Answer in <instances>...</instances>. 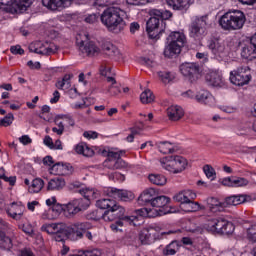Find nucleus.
Returning a JSON list of instances; mask_svg holds the SVG:
<instances>
[{
    "label": "nucleus",
    "instance_id": "nucleus-42",
    "mask_svg": "<svg viewBox=\"0 0 256 256\" xmlns=\"http://www.w3.org/2000/svg\"><path fill=\"white\" fill-rule=\"evenodd\" d=\"M136 213V217H138V219H140L141 223H143V219H141V217H150V218H155V214H153V210L151 208H142V209H138L135 211Z\"/></svg>",
    "mask_w": 256,
    "mask_h": 256
},
{
    "label": "nucleus",
    "instance_id": "nucleus-9",
    "mask_svg": "<svg viewBox=\"0 0 256 256\" xmlns=\"http://www.w3.org/2000/svg\"><path fill=\"white\" fill-rule=\"evenodd\" d=\"M101 155H106L107 160L104 162V166L106 169H110L111 171H117L119 169H125L127 167V162H125L123 159H121V153L120 152H113L107 150H100Z\"/></svg>",
    "mask_w": 256,
    "mask_h": 256
},
{
    "label": "nucleus",
    "instance_id": "nucleus-64",
    "mask_svg": "<svg viewBox=\"0 0 256 256\" xmlns=\"http://www.w3.org/2000/svg\"><path fill=\"white\" fill-rule=\"evenodd\" d=\"M97 19H99V16H97L96 14H92V15H89L85 21L86 23H97Z\"/></svg>",
    "mask_w": 256,
    "mask_h": 256
},
{
    "label": "nucleus",
    "instance_id": "nucleus-26",
    "mask_svg": "<svg viewBox=\"0 0 256 256\" xmlns=\"http://www.w3.org/2000/svg\"><path fill=\"white\" fill-rule=\"evenodd\" d=\"M80 195L84 197L85 203H88V207L90 204V201H93V199H97L99 197V191L95 188H83L80 191Z\"/></svg>",
    "mask_w": 256,
    "mask_h": 256
},
{
    "label": "nucleus",
    "instance_id": "nucleus-61",
    "mask_svg": "<svg viewBox=\"0 0 256 256\" xmlns=\"http://www.w3.org/2000/svg\"><path fill=\"white\" fill-rule=\"evenodd\" d=\"M44 145L49 147V149H55V144L53 143V139L50 136H45Z\"/></svg>",
    "mask_w": 256,
    "mask_h": 256
},
{
    "label": "nucleus",
    "instance_id": "nucleus-5",
    "mask_svg": "<svg viewBox=\"0 0 256 256\" xmlns=\"http://www.w3.org/2000/svg\"><path fill=\"white\" fill-rule=\"evenodd\" d=\"M89 33L80 32L76 36V45L79 51L86 57H99L101 55V47L94 41L89 40Z\"/></svg>",
    "mask_w": 256,
    "mask_h": 256
},
{
    "label": "nucleus",
    "instance_id": "nucleus-28",
    "mask_svg": "<svg viewBox=\"0 0 256 256\" xmlns=\"http://www.w3.org/2000/svg\"><path fill=\"white\" fill-rule=\"evenodd\" d=\"M112 195L113 197L121 199V201H131L135 199V195L126 190L112 189Z\"/></svg>",
    "mask_w": 256,
    "mask_h": 256
},
{
    "label": "nucleus",
    "instance_id": "nucleus-36",
    "mask_svg": "<svg viewBox=\"0 0 256 256\" xmlns=\"http://www.w3.org/2000/svg\"><path fill=\"white\" fill-rule=\"evenodd\" d=\"M148 179L150 183H153V185H158L160 187H163V185H167V177L161 174H150L148 176Z\"/></svg>",
    "mask_w": 256,
    "mask_h": 256
},
{
    "label": "nucleus",
    "instance_id": "nucleus-4",
    "mask_svg": "<svg viewBox=\"0 0 256 256\" xmlns=\"http://www.w3.org/2000/svg\"><path fill=\"white\" fill-rule=\"evenodd\" d=\"M245 14L241 11L225 13L219 20V24L224 31H239L245 25Z\"/></svg>",
    "mask_w": 256,
    "mask_h": 256
},
{
    "label": "nucleus",
    "instance_id": "nucleus-20",
    "mask_svg": "<svg viewBox=\"0 0 256 256\" xmlns=\"http://www.w3.org/2000/svg\"><path fill=\"white\" fill-rule=\"evenodd\" d=\"M206 203L211 213H221L222 211H225V201H220L219 198L209 197L207 198Z\"/></svg>",
    "mask_w": 256,
    "mask_h": 256
},
{
    "label": "nucleus",
    "instance_id": "nucleus-8",
    "mask_svg": "<svg viewBox=\"0 0 256 256\" xmlns=\"http://www.w3.org/2000/svg\"><path fill=\"white\" fill-rule=\"evenodd\" d=\"M183 45H185V35L180 32H173L170 35V43L164 49V56L171 59L175 55H179Z\"/></svg>",
    "mask_w": 256,
    "mask_h": 256
},
{
    "label": "nucleus",
    "instance_id": "nucleus-27",
    "mask_svg": "<svg viewBox=\"0 0 256 256\" xmlns=\"http://www.w3.org/2000/svg\"><path fill=\"white\" fill-rule=\"evenodd\" d=\"M7 215L11 217L12 219H16V221H19L21 217H23V209L19 207V205L12 203L9 208L6 210Z\"/></svg>",
    "mask_w": 256,
    "mask_h": 256
},
{
    "label": "nucleus",
    "instance_id": "nucleus-45",
    "mask_svg": "<svg viewBox=\"0 0 256 256\" xmlns=\"http://www.w3.org/2000/svg\"><path fill=\"white\" fill-rule=\"evenodd\" d=\"M179 251V242L173 241L164 250V255H175Z\"/></svg>",
    "mask_w": 256,
    "mask_h": 256
},
{
    "label": "nucleus",
    "instance_id": "nucleus-30",
    "mask_svg": "<svg viewBox=\"0 0 256 256\" xmlns=\"http://www.w3.org/2000/svg\"><path fill=\"white\" fill-rule=\"evenodd\" d=\"M75 152L78 155H83L84 157H93V155H95V151H93V149L89 148V146L84 143L76 145Z\"/></svg>",
    "mask_w": 256,
    "mask_h": 256
},
{
    "label": "nucleus",
    "instance_id": "nucleus-51",
    "mask_svg": "<svg viewBox=\"0 0 256 256\" xmlns=\"http://www.w3.org/2000/svg\"><path fill=\"white\" fill-rule=\"evenodd\" d=\"M234 187H247V185H249V180L245 179V178H234Z\"/></svg>",
    "mask_w": 256,
    "mask_h": 256
},
{
    "label": "nucleus",
    "instance_id": "nucleus-22",
    "mask_svg": "<svg viewBox=\"0 0 256 256\" xmlns=\"http://www.w3.org/2000/svg\"><path fill=\"white\" fill-rule=\"evenodd\" d=\"M184 115L185 112L180 106L172 105L167 109V117L170 121H180Z\"/></svg>",
    "mask_w": 256,
    "mask_h": 256
},
{
    "label": "nucleus",
    "instance_id": "nucleus-10",
    "mask_svg": "<svg viewBox=\"0 0 256 256\" xmlns=\"http://www.w3.org/2000/svg\"><path fill=\"white\" fill-rule=\"evenodd\" d=\"M32 0H0V9L7 13H24Z\"/></svg>",
    "mask_w": 256,
    "mask_h": 256
},
{
    "label": "nucleus",
    "instance_id": "nucleus-47",
    "mask_svg": "<svg viewBox=\"0 0 256 256\" xmlns=\"http://www.w3.org/2000/svg\"><path fill=\"white\" fill-rule=\"evenodd\" d=\"M203 23V20L201 19H197L196 21H194L191 25V33L194 35V36H197L201 33V24Z\"/></svg>",
    "mask_w": 256,
    "mask_h": 256
},
{
    "label": "nucleus",
    "instance_id": "nucleus-62",
    "mask_svg": "<svg viewBox=\"0 0 256 256\" xmlns=\"http://www.w3.org/2000/svg\"><path fill=\"white\" fill-rule=\"evenodd\" d=\"M19 141L20 143H22V145H29L32 143L33 140H31V137H29V135H23L19 138Z\"/></svg>",
    "mask_w": 256,
    "mask_h": 256
},
{
    "label": "nucleus",
    "instance_id": "nucleus-18",
    "mask_svg": "<svg viewBox=\"0 0 256 256\" xmlns=\"http://www.w3.org/2000/svg\"><path fill=\"white\" fill-rule=\"evenodd\" d=\"M87 207H89V202H85V205L79 207L77 201L74 200L68 204H64V215H66V217H73V215H77L79 211H85Z\"/></svg>",
    "mask_w": 256,
    "mask_h": 256
},
{
    "label": "nucleus",
    "instance_id": "nucleus-31",
    "mask_svg": "<svg viewBox=\"0 0 256 256\" xmlns=\"http://www.w3.org/2000/svg\"><path fill=\"white\" fill-rule=\"evenodd\" d=\"M209 49H211L214 55H218V57H221L225 53V45H223L219 40L210 42Z\"/></svg>",
    "mask_w": 256,
    "mask_h": 256
},
{
    "label": "nucleus",
    "instance_id": "nucleus-41",
    "mask_svg": "<svg viewBox=\"0 0 256 256\" xmlns=\"http://www.w3.org/2000/svg\"><path fill=\"white\" fill-rule=\"evenodd\" d=\"M195 99L198 103H203L204 105H207L209 99H211V93H209V91L207 90H201L196 94Z\"/></svg>",
    "mask_w": 256,
    "mask_h": 256
},
{
    "label": "nucleus",
    "instance_id": "nucleus-49",
    "mask_svg": "<svg viewBox=\"0 0 256 256\" xmlns=\"http://www.w3.org/2000/svg\"><path fill=\"white\" fill-rule=\"evenodd\" d=\"M123 221L125 220L120 218V220L116 221L114 224H111L112 231H114L115 233H123V229H125Z\"/></svg>",
    "mask_w": 256,
    "mask_h": 256
},
{
    "label": "nucleus",
    "instance_id": "nucleus-12",
    "mask_svg": "<svg viewBox=\"0 0 256 256\" xmlns=\"http://www.w3.org/2000/svg\"><path fill=\"white\" fill-rule=\"evenodd\" d=\"M31 53H38L39 55H53L57 53L59 47L54 43L49 42H34L29 46Z\"/></svg>",
    "mask_w": 256,
    "mask_h": 256
},
{
    "label": "nucleus",
    "instance_id": "nucleus-55",
    "mask_svg": "<svg viewBox=\"0 0 256 256\" xmlns=\"http://www.w3.org/2000/svg\"><path fill=\"white\" fill-rule=\"evenodd\" d=\"M222 111H225V113H233L235 111V105L231 103H224L221 106Z\"/></svg>",
    "mask_w": 256,
    "mask_h": 256
},
{
    "label": "nucleus",
    "instance_id": "nucleus-37",
    "mask_svg": "<svg viewBox=\"0 0 256 256\" xmlns=\"http://www.w3.org/2000/svg\"><path fill=\"white\" fill-rule=\"evenodd\" d=\"M140 101L143 103V105H149L155 101V95L153 92L149 89H145L141 94H140Z\"/></svg>",
    "mask_w": 256,
    "mask_h": 256
},
{
    "label": "nucleus",
    "instance_id": "nucleus-7",
    "mask_svg": "<svg viewBox=\"0 0 256 256\" xmlns=\"http://www.w3.org/2000/svg\"><path fill=\"white\" fill-rule=\"evenodd\" d=\"M206 229L210 231V233H225L226 235H231V233L235 231V226L225 218L212 217L207 220Z\"/></svg>",
    "mask_w": 256,
    "mask_h": 256
},
{
    "label": "nucleus",
    "instance_id": "nucleus-23",
    "mask_svg": "<svg viewBox=\"0 0 256 256\" xmlns=\"http://www.w3.org/2000/svg\"><path fill=\"white\" fill-rule=\"evenodd\" d=\"M250 197L247 195H234L225 198L226 207H235L237 205H241L242 203H246L249 201Z\"/></svg>",
    "mask_w": 256,
    "mask_h": 256
},
{
    "label": "nucleus",
    "instance_id": "nucleus-54",
    "mask_svg": "<svg viewBox=\"0 0 256 256\" xmlns=\"http://www.w3.org/2000/svg\"><path fill=\"white\" fill-rule=\"evenodd\" d=\"M42 219H44V221H52L55 218V215L53 214V211L50 209L48 211H44L42 214Z\"/></svg>",
    "mask_w": 256,
    "mask_h": 256
},
{
    "label": "nucleus",
    "instance_id": "nucleus-46",
    "mask_svg": "<svg viewBox=\"0 0 256 256\" xmlns=\"http://www.w3.org/2000/svg\"><path fill=\"white\" fill-rule=\"evenodd\" d=\"M203 171L207 179H210L211 181H215V178L217 177V173L215 172V169L211 165H205L203 168Z\"/></svg>",
    "mask_w": 256,
    "mask_h": 256
},
{
    "label": "nucleus",
    "instance_id": "nucleus-63",
    "mask_svg": "<svg viewBox=\"0 0 256 256\" xmlns=\"http://www.w3.org/2000/svg\"><path fill=\"white\" fill-rule=\"evenodd\" d=\"M100 75H102V77H110L109 75H111V68L109 67H103L100 70Z\"/></svg>",
    "mask_w": 256,
    "mask_h": 256
},
{
    "label": "nucleus",
    "instance_id": "nucleus-25",
    "mask_svg": "<svg viewBox=\"0 0 256 256\" xmlns=\"http://www.w3.org/2000/svg\"><path fill=\"white\" fill-rule=\"evenodd\" d=\"M181 209L182 211H185V213H193L196 211H203L205 206H202L199 202H195L193 199H190L181 206Z\"/></svg>",
    "mask_w": 256,
    "mask_h": 256
},
{
    "label": "nucleus",
    "instance_id": "nucleus-1",
    "mask_svg": "<svg viewBox=\"0 0 256 256\" xmlns=\"http://www.w3.org/2000/svg\"><path fill=\"white\" fill-rule=\"evenodd\" d=\"M96 205L99 209L106 210L104 213L100 211H96L95 219H103V221L111 222L115 221V219H122V221H126L129 225H133V227H139L141 225V220L137 216H125V208L120 206L115 202V200L111 199H101L96 202Z\"/></svg>",
    "mask_w": 256,
    "mask_h": 256
},
{
    "label": "nucleus",
    "instance_id": "nucleus-14",
    "mask_svg": "<svg viewBox=\"0 0 256 256\" xmlns=\"http://www.w3.org/2000/svg\"><path fill=\"white\" fill-rule=\"evenodd\" d=\"M205 80L211 87H216L218 89L225 87V80H223V76L217 70H209L206 73Z\"/></svg>",
    "mask_w": 256,
    "mask_h": 256
},
{
    "label": "nucleus",
    "instance_id": "nucleus-17",
    "mask_svg": "<svg viewBox=\"0 0 256 256\" xmlns=\"http://www.w3.org/2000/svg\"><path fill=\"white\" fill-rule=\"evenodd\" d=\"M73 0H42V5L51 9L52 11H57V9H65V7H71Z\"/></svg>",
    "mask_w": 256,
    "mask_h": 256
},
{
    "label": "nucleus",
    "instance_id": "nucleus-44",
    "mask_svg": "<svg viewBox=\"0 0 256 256\" xmlns=\"http://www.w3.org/2000/svg\"><path fill=\"white\" fill-rule=\"evenodd\" d=\"M159 151L160 153H164L165 155H167L175 151V146L173 145V143L170 142H161L159 144Z\"/></svg>",
    "mask_w": 256,
    "mask_h": 256
},
{
    "label": "nucleus",
    "instance_id": "nucleus-21",
    "mask_svg": "<svg viewBox=\"0 0 256 256\" xmlns=\"http://www.w3.org/2000/svg\"><path fill=\"white\" fill-rule=\"evenodd\" d=\"M159 23L160 20L157 17H151L147 22V31L151 39H157L159 37Z\"/></svg>",
    "mask_w": 256,
    "mask_h": 256
},
{
    "label": "nucleus",
    "instance_id": "nucleus-50",
    "mask_svg": "<svg viewBox=\"0 0 256 256\" xmlns=\"http://www.w3.org/2000/svg\"><path fill=\"white\" fill-rule=\"evenodd\" d=\"M52 213H54V217L57 219V216L60 213H65V205L54 204L51 209Z\"/></svg>",
    "mask_w": 256,
    "mask_h": 256
},
{
    "label": "nucleus",
    "instance_id": "nucleus-24",
    "mask_svg": "<svg viewBox=\"0 0 256 256\" xmlns=\"http://www.w3.org/2000/svg\"><path fill=\"white\" fill-rule=\"evenodd\" d=\"M157 196V190L154 188H148L144 190L140 196L138 197V202L143 205V203H150L152 199H154Z\"/></svg>",
    "mask_w": 256,
    "mask_h": 256
},
{
    "label": "nucleus",
    "instance_id": "nucleus-16",
    "mask_svg": "<svg viewBox=\"0 0 256 256\" xmlns=\"http://www.w3.org/2000/svg\"><path fill=\"white\" fill-rule=\"evenodd\" d=\"M230 81L233 85H247L251 78L247 75V72L243 70V68L238 69L237 71L231 72L230 74Z\"/></svg>",
    "mask_w": 256,
    "mask_h": 256
},
{
    "label": "nucleus",
    "instance_id": "nucleus-29",
    "mask_svg": "<svg viewBox=\"0 0 256 256\" xmlns=\"http://www.w3.org/2000/svg\"><path fill=\"white\" fill-rule=\"evenodd\" d=\"M167 4L175 9L176 11H181L182 9H187L191 4V0H167Z\"/></svg>",
    "mask_w": 256,
    "mask_h": 256
},
{
    "label": "nucleus",
    "instance_id": "nucleus-15",
    "mask_svg": "<svg viewBox=\"0 0 256 256\" xmlns=\"http://www.w3.org/2000/svg\"><path fill=\"white\" fill-rule=\"evenodd\" d=\"M51 175H73L75 169L71 166V164H65V163H56L51 166L49 169Z\"/></svg>",
    "mask_w": 256,
    "mask_h": 256
},
{
    "label": "nucleus",
    "instance_id": "nucleus-59",
    "mask_svg": "<svg viewBox=\"0 0 256 256\" xmlns=\"http://www.w3.org/2000/svg\"><path fill=\"white\" fill-rule=\"evenodd\" d=\"M235 179L231 178V177H227V178H224L222 180V185H224V187H234V182Z\"/></svg>",
    "mask_w": 256,
    "mask_h": 256
},
{
    "label": "nucleus",
    "instance_id": "nucleus-3",
    "mask_svg": "<svg viewBox=\"0 0 256 256\" xmlns=\"http://www.w3.org/2000/svg\"><path fill=\"white\" fill-rule=\"evenodd\" d=\"M189 162L185 159V157L180 155H169L164 156L160 159V167L164 169V171H168V173H172V175H179V173H183Z\"/></svg>",
    "mask_w": 256,
    "mask_h": 256
},
{
    "label": "nucleus",
    "instance_id": "nucleus-13",
    "mask_svg": "<svg viewBox=\"0 0 256 256\" xmlns=\"http://www.w3.org/2000/svg\"><path fill=\"white\" fill-rule=\"evenodd\" d=\"M180 71L192 83L201 77V67L197 63L185 62L180 66Z\"/></svg>",
    "mask_w": 256,
    "mask_h": 256
},
{
    "label": "nucleus",
    "instance_id": "nucleus-34",
    "mask_svg": "<svg viewBox=\"0 0 256 256\" xmlns=\"http://www.w3.org/2000/svg\"><path fill=\"white\" fill-rule=\"evenodd\" d=\"M103 51L108 57H115L119 59L121 57V51L113 44H105L103 47Z\"/></svg>",
    "mask_w": 256,
    "mask_h": 256
},
{
    "label": "nucleus",
    "instance_id": "nucleus-53",
    "mask_svg": "<svg viewBox=\"0 0 256 256\" xmlns=\"http://www.w3.org/2000/svg\"><path fill=\"white\" fill-rule=\"evenodd\" d=\"M247 235L249 241H252V243H256V225H253L250 228H248Z\"/></svg>",
    "mask_w": 256,
    "mask_h": 256
},
{
    "label": "nucleus",
    "instance_id": "nucleus-57",
    "mask_svg": "<svg viewBox=\"0 0 256 256\" xmlns=\"http://www.w3.org/2000/svg\"><path fill=\"white\" fill-rule=\"evenodd\" d=\"M63 117V115H58L54 119V123L59 127V129H65V126L63 125V123H65L63 121Z\"/></svg>",
    "mask_w": 256,
    "mask_h": 256
},
{
    "label": "nucleus",
    "instance_id": "nucleus-19",
    "mask_svg": "<svg viewBox=\"0 0 256 256\" xmlns=\"http://www.w3.org/2000/svg\"><path fill=\"white\" fill-rule=\"evenodd\" d=\"M190 199H197V193L193 190L180 191L173 196V200L176 201V203H181V206L185 205V203H189Z\"/></svg>",
    "mask_w": 256,
    "mask_h": 256
},
{
    "label": "nucleus",
    "instance_id": "nucleus-60",
    "mask_svg": "<svg viewBox=\"0 0 256 256\" xmlns=\"http://www.w3.org/2000/svg\"><path fill=\"white\" fill-rule=\"evenodd\" d=\"M22 230L24 233H26V235H33V233H34L33 225H31V224H24L22 226Z\"/></svg>",
    "mask_w": 256,
    "mask_h": 256
},
{
    "label": "nucleus",
    "instance_id": "nucleus-40",
    "mask_svg": "<svg viewBox=\"0 0 256 256\" xmlns=\"http://www.w3.org/2000/svg\"><path fill=\"white\" fill-rule=\"evenodd\" d=\"M57 89L65 91L71 87V75H65L61 80H58L56 83Z\"/></svg>",
    "mask_w": 256,
    "mask_h": 256
},
{
    "label": "nucleus",
    "instance_id": "nucleus-33",
    "mask_svg": "<svg viewBox=\"0 0 256 256\" xmlns=\"http://www.w3.org/2000/svg\"><path fill=\"white\" fill-rule=\"evenodd\" d=\"M241 55H242V57H244V59H255L256 58V48L250 42L242 48Z\"/></svg>",
    "mask_w": 256,
    "mask_h": 256
},
{
    "label": "nucleus",
    "instance_id": "nucleus-11",
    "mask_svg": "<svg viewBox=\"0 0 256 256\" xmlns=\"http://www.w3.org/2000/svg\"><path fill=\"white\" fill-rule=\"evenodd\" d=\"M171 203V198L161 195V196H156L154 199L151 201V207L150 208L153 212V215L155 217H161L163 215H167V207Z\"/></svg>",
    "mask_w": 256,
    "mask_h": 256
},
{
    "label": "nucleus",
    "instance_id": "nucleus-32",
    "mask_svg": "<svg viewBox=\"0 0 256 256\" xmlns=\"http://www.w3.org/2000/svg\"><path fill=\"white\" fill-rule=\"evenodd\" d=\"M63 187H65V180L63 178L51 179L47 185L48 191H59Z\"/></svg>",
    "mask_w": 256,
    "mask_h": 256
},
{
    "label": "nucleus",
    "instance_id": "nucleus-56",
    "mask_svg": "<svg viewBox=\"0 0 256 256\" xmlns=\"http://www.w3.org/2000/svg\"><path fill=\"white\" fill-rule=\"evenodd\" d=\"M10 51H11V53H13V55H23L25 53L23 48H21V46H19V45L12 46L10 48Z\"/></svg>",
    "mask_w": 256,
    "mask_h": 256
},
{
    "label": "nucleus",
    "instance_id": "nucleus-58",
    "mask_svg": "<svg viewBox=\"0 0 256 256\" xmlns=\"http://www.w3.org/2000/svg\"><path fill=\"white\" fill-rule=\"evenodd\" d=\"M83 135L85 139H97L99 137V134L95 131H85Z\"/></svg>",
    "mask_w": 256,
    "mask_h": 256
},
{
    "label": "nucleus",
    "instance_id": "nucleus-48",
    "mask_svg": "<svg viewBox=\"0 0 256 256\" xmlns=\"http://www.w3.org/2000/svg\"><path fill=\"white\" fill-rule=\"evenodd\" d=\"M13 121H15V116H13V113H9L0 120V127H9L10 125H13Z\"/></svg>",
    "mask_w": 256,
    "mask_h": 256
},
{
    "label": "nucleus",
    "instance_id": "nucleus-39",
    "mask_svg": "<svg viewBox=\"0 0 256 256\" xmlns=\"http://www.w3.org/2000/svg\"><path fill=\"white\" fill-rule=\"evenodd\" d=\"M158 77L161 83H163L164 85H169V83H171V81L175 79V76L167 70L159 71Z\"/></svg>",
    "mask_w": 256,
    "mask_h": 256
},
{
    "label": "nucleus",
    "instance_id": "nucleus-35",
    "mask_svg": "<svg viewBox=\"0 0 256 256\" xmlns=\"http://www.w3.org/2000/svg\"><path fill=\"white\" fill-rule=\"evenodd\" d=\"M43 187H45V181L41 178H35L28 187V191L29 193H40Z\"/></svg>",
    "mask_w": 256,
    "mask_h": 256
},
{
    "label": "nucleus",
    "instance_id": "nucleus-6",
    "mask_svg": "<svg viewBox=\"0 0 256 256\" xmlns=\"http://www.w3.org/2000/svg\"><path fill=\"white\" fill-rule=\"evenodd\" d=\"M67 229V224L63 222L46 223L41 226V231L48 235H52L54 241H57L58 243H63L69 239V232Z\"/></svg>",
    "mask_w": 256,
    "mask_h": 256
},
{
    "label": "nucleus",
    "instance_id": "nucleus-43",
    "mask_svg": "<svg viewBox=\"0 0 256 256\" xmlns=\"http://www.w3.org/2000/svg\"><path fill=\"white\" fill-rule=\"evenodd\" d=\"M0 247L2 249H6L9 251L11 247H13V242L11 241V238L7 237L5 233H0Z\"/></svg>",
    "mask_w": 256,
    "mask_h": 256
},
{
    "label": "nucleus",
    "instance_id": "nucleus-38",
    "mask_svg": "<svg viewBox=\"0 0 256 256\" xmlns=\"http://www.w3.org/2000/svg\"><path fill=\"white\" fill-rule=\"evenodd\" d=\"M148 233L154 237V239H161L163 235H171L175 232L168 231V232H161L160 226H151L148 230Z\"/></svg>",
    "mask_w": 256,
    "mask_h": 256
},
{
    "label": "nucleus",
    "instance_id": "nucleus-2",
    "mask_svg": "<svg viewBox=\"0 0 256 256\" xmlns=\"http://www.w3.org/2000/svg\"><path fill=\"white\" fill-rule=\"evenodd\" d=\"M127 13L117 7H109L100 16L101 23L112 33H121L125 29Z\"/></svg>",
    "mask_w": 256,
    "mask_h": 256
},
{
    "label": "nucleus",
    "instance_id": "nucleus-52",
    "mask_svg": "<svg viewBox=\"0 0 256 256\" xmlns=\"http://www.w3.org/2000/svg\"><path fill=\"white\" fill-rule=\"evenodd\" d=\"M95 5L98 7H107L109 5H117V0H96Z\"/></svg>",
    "mask_w": 256,
    "mask_h": 256
}]
</instances>
